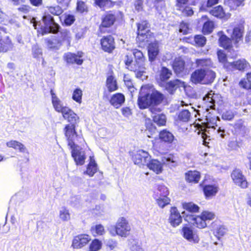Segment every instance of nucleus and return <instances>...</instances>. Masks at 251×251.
Here are the masks:
<instances>
[{"label":"nucleus","mask_w":251,"mask_h":251,"mask_svg":"<svg viewBox=\"0 0 251 251\" xmlns=\"http://www.w3.org/2000/svg\"><path fill=\"white\" fill-rule=\"evenodd\" d=\"M72 149V155L74 158L76 165H82L85 160L84 152L77 146L75 145Z\"/></svg>","instance_id":"nucleus-14"},{"label":"nucleus","mask_w":251,"mask_h":251,"mask_svg":"<svg viewBox=\"0 0 251 251\" xmlns=\"http://www.w3.org/2000/svg\"><path fill=\"white\" fill-rule=\"evenodd\" d=\"M226 66L228 70H233L236 69L242 71L249 68L250 65L245 59H242L234 62H231L230 64H228Z\"/></svg>","instance_id":"nucleus-16"},{"label":"nucleus","mask_w":251,"mask_h":251,"mask_svg":"<svg viewBox=\"0 0 251 251\" xmlns=\"http://www.w3.org/2000/svg\"><path fill=\"white\" fill-rule=\"evenodd\" d=\"M51 103L54 110L61 113L63 118L70 123H76L79 119L77 115L68 107L64 106L63 102L57 96L52 89L50 90Z\"/></svg>","instance_id":"nucleus-2"},{"label":"nucleus","mask_w":251,"mask_h":251,"mask_svg":"<svg viewBox=\"0 0 251 251\" xmlns=\"http://www.w3.org/2000/svg\"><path fill=\"white\" fill-rule=\"evenodd\" d=\"M172 75L170 70L166 67H162L159 72V79L161 81H165L168 80Z\"/></svg>","instance_id":"nucleus-39"},{"label":"nucleus","mask_w":251,"mask_h":251,"mask_svg":"<svg viewBox=\"0 0 251 251\" xmlns=\"http://www.w3.org/2000/svg\"><path fill=\"white\" fill-rule=\"evenodd\" d=\"M163 96L157 91H155L152 86H143L139 93L138 103L141 109H145L153 104H158L163 100Z\"/></svg>","instance_id":"nucleus-1"},{"label":"nucleus","mask_w":251,"mask_h":251,"mask_svg":"<svg viewBox=\"0 0 251 251\" xmlns=\"http://www.w3.org/2000/svg\"><path fill=\"white\" fill-rule=\"evenodd\" d=\"M217 55L219 59V61L222 63L224 67L227 69L226 66L228 64H230L231 62L227 61L226 55L223 50H219L217 52Z\"/></svg>","instance_id":"nucleus-46"},{"label":"nucleus","mask_w":251,"mask_h":251,"mask_svg":"<svg viewBox=\"0 0 251 251\" xmlns=\"http://www.w3.org/2000/svg\"><path fill=\"white\" fill-rule=\"evenodd\" d=\"M101 45L104 51L111 52L115 48L114 38L111 36L103 37L101 39Z\"/></svg>","instance_id":"nucleus-18"},{"label":"nucleus","mask_w":251,"mask_h":251,"mask_svg":"<svg viewBox=\"0 0 251 251\" xmlns=\"http://www.w3.org/2000/svg\"><path fill=\"white\" fill-rule=\"evenodd\" d=\"M186 84L184 82L176 79L171 81L167 83L166 88L170 94H173L175 91L178 87H182L184 89L186 87Z\"/></svg>","instance_id":"nucleus-20"},{"label":"nucleus","mask_w":251,"mask_h":251,"mask_svg":"<svg viewBox=\"0 0 251 251\" xmlns=\"http://www.w3.org/2000/svg\"><path fill=\"white\" fill-rule=\"evenodd\" d=\"M189 28L187 23H182L180 25L179 32L186 34L188 32Z\"/></svg>","instance_id":"nucleus-61"},{"label":"nucleus","mask_w":251,"mask_h":251,"mask_svg":"<svg viewBox=\"0 0 251 251\" xmlns=\"http://www.w3.org/2000/svg\"><path fill=\"white\" fill-rule=\"evenodd\" d=\"M217 97L212 91L208 92L207 94L203 98V100L207 104V106L213 109L215 106V98Z\"/></svg>","instance_id":"nucleus-32"},{"label":"nucleus","mask_w":251,"mask_h":251,"mask_svg":"<svg viewBox=\"0 0 251 251\" xmlns=\"http://www.w3.org/2000/svg\"><path fill=\"white\" fill-rule=\"evenodd\" d=\"M184 220L188 223L197 226L199 228H203L207 226L201 215L196 216L193 215H187L184 217Z\"/></svg>","instance_id":"nucleus-13"},{"label":"nucleus","mask_w":251,"mask_h":251,"mask_svg":"<svg viewBox=\"0 0 251 251\" xmlns=\"http://www.w3.org/2000/svg\"><path fill=\"white\" fill-rule=\"evenodd\" d=\"M173 67L176 73L179 74L185 69L184 61L180 58H176L173 64Z\"/></svg>","instance_id":"nucleus-29"},{"label":"nucleus","mask_w":251,"mask_h":251,"mask_svg":"<svg viewBox=\"0 0 251 251\" xmlns=\"http://www.w3.org/2000/svg\"><path fill=\"white\" fill-rule=\"evenodd\" d=\"M182 206L184 209L190 212H197L199 210V207L192 202H182Z\"/></svg>","instance_id":"nucleus-41"},{"label":"nucleus","mask_w":251,"mask_h":251,"mask_svg":"<svg viewBox=\"0 0 251 251\" xmlns=\"http://www.w3.org/2000/svg\"><path fill=\"white\" fill-rule=\"evenodd\" d=\"M45 12L50 13L51 14L54 15H59L62 13V10L60 7L58 6H50L48 7V10H46Z\"/></svg>","instance_id":"nucleus-52"},{"label":"nucleus","mask_w":251,"mask_h":251,"mask_svg":"<svg viewBox=\"0 0 251 251\" xmlns=\"http://www.w3.org/2000/svg\"><path fill=\"white\" fill-rule=\"evenodd\" d=\"M102 247L101 242L97 239H94L89 246V251H99Z\"/></svg>","instance_id":"nucleus-44"},{"label":"nucleus","mask_w":251,"mask_h":251,"mask_svg":"<svg viewBox=\"0 0 251 251\" xmlns=\"http://www.w3.org/2000/svg\"><path fill=\"white\" fill-rule=\"evenodd\" d=\"M9 148H12L15 150H18L20 152H24L26 151V148L21 143L17 141L11 140L6 143Z\"/></svg>","instance_id":"nucleus-35"},{"label":"nucleus","mask_w":251,"mask_h":251,"mask_svg":"<svg viewBox=\"0 0 251 251\" xmlns=\"http://www.w3.org/2000/svg\"><path fill=\"white\" fill-rule=\"evenodd\" d=\"M231 177L234 182L243 188L247 187V181L239 170H235L231 174Z\"/></svg>","instance_id":"nucleus-15"},{"label":"nucleus","mask_w":251,"mask_h":251,"mask_svg":"<svg viewBox=\"0 0 251 251\" xmlns=\"http://www.w3.org/2000/svg\"><path fill=\"white\" fill-rule=\"evenodd\" d=\"M79 120L76 123L78 122ZM71 124H68L66 126L64 131L65 133V136L67 138L68 141V145L71 148H73L75 144V141L79 137L77 135V133L75 130V123H71Z\"/></svg>","instance_id":"nucleus-9"},{"label":"nucleus","mask_w":251,"mask_h":251,"mask_svg":"<svg viewBox=\"0 0 251 251\" xmlns=\"http://www.w3.org/2000/svg\"><path fill=\"white\" fill-rule=\"evenodd\" d=\"M181 8V7H180ZM182 12L184 15L187 16H191L193 14V10L192 8L189 6H186L184 8L182 7Z\"/></svg>","instance_id":"nucleus-63"},{"label":"nucleus","mask_w":251,"mask_h":251,"mask_svg":"<svg viewBox=\"0 0 251 251\" xmlns=\"http://www.w3.org/2000/svg\"><path fill=\"white\" fill-rule=\"evenodd\" d=\"M75 21V18L71 15H66L64 17V22L66 25H70Z\"/></svg>","instance_id":"nucleus-59"},{"label":"nucleus","mask_w":251,"mask_h":251,"mask_svg":"<svg viewBox=\"0 0 251 251\" xmlns=\"http://www.w3.org/2000/svg\"><path fill=\"white\" fill-rule=\"evenodd\" d=\"M180 233L184 239L192 244H198L200 241L197 230L192 226L184 225L181 229Z\"/></svg>","instance_id":"nucleus-5"},{"label":"nucleus","mask_w":251,"mask_h":251,"mask_svg":"<svg viewBox=\"0 0 251 251\" xmlns=\"http://www.w3.org/2000/svg\"><path fill=\"white\" fill-rule=\"evenodd\" d=\"M244 0H225L226 4L229 6L231 9H235L240 5H243Z\"/></svg>","instance_id":"nucleus-45"},{"label":"nucleus","mask_w":251,"mask_h":251,"mask_svg":"<svg viewBox=\"0 0 251 251\" xmlns=\"http://www.w3.org/2000/svg\"><path fill=\"white\" fill-rule=\"evenodd\" d=\"M153 198L158 206L161 208H163L166 205L170 204L171 201V199L168 196L158 197V196H153Z\"/></svg>","instance_id":"nucleus-33"},{"label":"nucleus","mask_w":251,"mask_h":251,"mask_svg":"<svg viewBox=\"0 0 251 251\" xmlns=\"http://www.w3.org/2000/svg\"><path fill=\"white\" fill-rule=\"evenodd\" d=\"M82 56V52H78L77 55L68 52L65 54L64 58L68 63H76L78 65H81L83 62V60L80 59V58Z\"/></svg>","instance_id":"nucleus-19"},{"label":"nucleus","mask_w":251,"mask_h":251,"mask_svg":"<svg viewBox=\"0 0 251 251\" xmlns=\"http://www.w3.org/2000/svg\"><path fill=\"white\" fill-rule=\"evenodd\" d=\"M125 98L121 93H117L113 95L110 100V102L116 108H119L125 102Z\"/></svg>","instance_id":"nucleus-24"},{"label":"nucleus","mask_w":251,"mask_h":251,"mask_svg":"<svg viewBox=\"0 0 251 251\" xmlns=\"http://www.w3.org/2000/svg\"><path fill=\"white\" fill-rule=\"evenodd\" d=\"M138 32L137 40L138 42H143L148 41L147 40L149 32V24L147 21H143L137 25Z\"/></svg>","instance_id":"nucleus-10"},{"label":"nucleus","mask_w":251,"mask_h":251,"mask_svg":"<svg viewBox=\"0 0 251 251\" xmlns=\"http://www.w3.org/2000/svg\"><path fill=\"white\" fill-rule=\"evenodd\" d=\"M209 13L213 16L220 18L227 19L229 17V14H226L221 6H217L209 11Z\"/></svg>","instance_id":"nucleus-25"},{"label":"nucleus","mask_w":251,"mask_h":251,"mask_svg":"<svg viewBox=\"0 0 251 251\" xmlns=\"http://www.w3.org/2000/svg\"><path fill=\"white\" fill-rule=\"evenodd\" d=\"M244 33V26L242 24H239L233 29L231 36V39L236 43H238L239 41L242 40Z\"/></svg>","instance_id":"nucleus-17"},{"label":"nucleus","mask_w":251,"mask_h":251,"mask_svg":"<svg viewBox=\"0 0 251 251\" xmlns=\"http://www.w3.org/2000/svg\"><path fill=\"white\" fill-rule=\"evenodd\" d=\"M200 177V172L196 171H189L185 174L186 180L189 182L198 183Z\"/></svg>","instance_id":"nucleus-28"},{"label":"nucleus","mask_w":251,"mask_h":251,"mask_svg":"<svg viewBox=\"0 0 251 251\" xmlns=\"http://www.w3.org/2000/svg\"><path fill=\"white\" fill-rule=\"evenodd\" d=\"M59 217L63 221H69L70 219V214L69 210L65 207H62L59 210Z\"/></svg>","instance_id":"nucleus-43"},{"label":"nucleus","mask_w":251,"mask_h":251,"mask_svg":"<svg viewBox=\"0 0 251 251\" xmlns=\"http://www.w3.org/2000/svg\"><path fill=\"white\" fill-rule=\"evenodd\" d=\"M234 117L233 112L231 111H226L222 115V118L226 120H231Z\"/></svg>","instance_id":"nucleus-58"},{"label":"nucleus","mask_w":251,"mask_h":251,"mask_svg":"<svg viewBox=\"0 0 251 251\" xmlns=\"http://www.w3.org/2000/svg\"><path fill=\"white\" fill-rule=\"evenodd\" d=\"M116 20L114 15L112 14H107L102 19L101 24V27H108L113 25Z\"/></svg>","instance_id":"nucleus-31"},{"label":"nucleus","mask_w":251,"mask_h":251,"mask_svg":"<svg viewBox=\"0 0 251 251\" xmlns=\"http://www.w3.org/2000/svg\"><path fill=\"white\" fill-rule=\"evenodd\" d=\"M97 165L94 157L90 156V162L87 167L86 170L84 172V174L92 177L97 172Z\"/></svg>","instance_id":"nucleus-26"},{"label":"nucleus","mask_w":251,"mask_h":251,"mask_svg":"<svg viewBox=\"0 0 251 251\" xmlns=\"http://www.w3.org/2000/svg\"><path fill=\"white\" fill-rule=\"evenodd\" d=\"M47 46L50 49H57L60 44L58 43V40L56 39H47L46 40Z\"/></svg>","instance_id":"nucleus-51"},{"label":"nucleus","mask_w":251,"mask_h":251,"mask_svg":"<svg viewBox=\"0 0 251 251\" xmlns=\"http://www.w3.org/2000/svg\"><path fill=\"white\" fill-rule=\"evenodd\" d=\"M201 215L206 223L207 221L212 220L215 218V214L213 212L208 211H204Z\"/></svg>","instance_id":"nucleus-50"},{"label":"nucleus","mask_w":251,"mask_h":251,"mask_svg":"<svg viewBox=\"0 0 251 251\" xmlns=\"http://www.w3.org/2000/svg\"><path fill=\"white\" fill-rule=\"evenodd\" d=\"M169 167H175L177 165L176 158L173 155L170 154L162 158L161 162L157 159L150 160L147 164L148 167L156 174H161L163 170V165Z\"/></svg>","instance_id":"nucleus-4"},{"label":"nucleus","mask_w":251,"mask_h":251,"mask_svg":"<svg viewBox=\"0 0 251 251\" xmlns=\"http://www.w3.org/2000/svg\"><path fill=\"white\" fill-rule=\"evenodd\" d=\"M239 85L240 87H243L245 89H250L251 88V83L248 80L247 81L245 79H242L239 82Z\"/></svg>","instance_id":"nucleus-62"},{"label":"nucleus","mask_w":251,"mask_h":251,"mask_svg":"<svg viewBox=\"0 0 251 251\" xmlns=\"http://www.w3.org/2000/svg\"><path fill=\"white\" fill-rule=\"evenodd\" d=\"M182 217L176 207H172L170 210L169 222L171 225L176 227L182 223Z\"/></svg>","instance_id":"nucleus-12"},{"label":"nucleus","mask_w":251,"mask_h":251,"mask_svg":"<svg viewBox=\"0 0 251 251\" xmlns=\"http://www.w3.org/2000/svg\"><path fill=\"white\" fill-rule=\"evenodd\" d=\"M133 54L137 59L141 61L143 60V54L141 51L138 50H134L133 51Z\"/></svg>","instance_id":"nucleus-64"},{"label":"nucleus","mask_w":251,"mask_h":251,"mask_svg":"<svg viewBox=\"0 0 251 251\" xmlns=\"http://www.w3.org/2000/svg\"><path fill=\"white\" fill-rule=\"evenodd\" d=\"M226 229L224 227L220 226L215 229L214 234L218 239H220L221 237L226 234Z\"/></svg>","instance_id":"nucleus-56"},{"label":"nucleus","mask_w":251,"mask_h":251,"mask_svg":"<svg viewBox=\"0 0 251 251\" xmlns=\"http://www.w3.org/2000/svg\"><path fill=\"white\" fill-rule=\"evenodd\" d=\"M90 231L92 235L95 237L102 235L105 233L104 227L100 224L92 226Z\"/></svg>","instance_id":"nucleus-37"},{"label":"nucleus","mask_w":251,"mask_h":251,"mask_svg":"<svg viewBox=\"0 0 251 251\" xmlns=\"http://www.w3.org/2000/svg\"><path fill=\"white\" fill-rule=\"evenodd\" d=\"M82 91L79 88H77L74 91L72 99L78 103L82 102Z\"/></svg>","instance_id":"nucleus-47"},{"label":"nucleus","mask_w":251,"mask_h":251,"mask_svg":"<svg viewBox=\"0 0 251 251\" xmlns=\"http://www.w3.org/2000/svg\"><path fill=\"white\" fill-rule=\"evenodd\" d=\"M218 190V187L213 185H206L203 188L204 193L207 198L215 195Z\"/></svg>","instance_id":"nucleus-36"},{"label":"nucleus","mask_w":251,"mask_h":251,"mask_svg":"<svg viewBox=\"0 0 251 251\" xmlns=\"http://www.w3.org/2000/svg\"><path fill=\"white\" fill-rule=\"evenodd\" d=\"M218 35L219 37V41L220 45L221 47L226 49H229L231 47V39L225 35L223 31L218 32Z\"/></svg>","instance_id":"nucleus-22"},{"label":"nucleus","mask_w":251,"mask_h":251,"mask_svg":"<svg viewBox=\"0 0 251 251\" xmlns=\"http://www.w3.org/2000/svg\"><path fill=\"white\" fill-rule=\"evenodd\" d=\"M95 2L100 8L109 7L112 5L110 0H95Z\"/></svg>","instance_id":"nucleus-54"},{"label":"nucleus","mask_w":251,"mask_h":251,"mask_svg":"<svg viewBox=\"0 0 251 251\" xmlns=\"http://www.w3.org/2000/svg\"><path fill=\"white\" fill-rule=\"evenodd\" d=\"M42 20L44 23L45 27L42 29V34L49 33H56L59 30V25L56 24L48 12H45L43 17Z\"/></svg>","instance_id":"nucleus-6"},{"label":"nucleus","mask_w":251,"mask_h":251,"mask_svg":"<svg viewBox=\"0 0 251 251\" xmlns=\"http://www.w3.org/2000/svg\"><path fill=\"white\" fill-rule=\"evenodd\" d=\"M208 17L206 15L202 16L201 20L204 22L202 32L204 34L211 33L214 29V23L212 21L207 20Z\"/></svg>","instance_id":"nucleus-23"},{"label":"nucleus","mask_w":251,"mask_h":251,"mask_svg":"<svg viewBox=\"0 0 251 251\" xmlns=\"http://www.w3.org/2000/svg\"><path fill=\"white\" fill-rule=\"evenodd\" d=\"M32 54L34 58H39L42 55L41 49L37 46H34L32 48Z\"/></svg>","instance_id":"nucleus-57"},{"label":"nucleus","mask_w":251,"mask_h":251,"mask_svg":"<svg viewBox=\"0 0 251 251\" xmlns=\"http://www.w3.org/2000/svg\"><path fill=\"white\" fill-rule=\"evenodd\" d=\"M216 75L215 72L212 70L201 68L192 73L190 80L196 84H209L214 81Z\"/></svg>","instance_id":"nucleus-3"},{"label":"nucleus","mask_w":251,"mask_h":251,"mask_svg":"<svg viewBox=\"0 0 251 251\" xmlns=\"http://www.w3.org/2000/svg\"><path fill=\"white\" fill-rule=\"evenodd\" d=\"M91 240L90 236L88 234H79L74 237L72 246L74 249H81L87 245Z\"/></svg>","instance_id":"nucleus-11"},{"label":"nucleus","mask_w":251,"mask_h":251,"mask_svg":"<svg viewBox=\"0 0 251 251\" xmlns=\"http://www.w3.org/2000/svg\"><path fill=\"white\" fill-rule=\"evenodd\" d=\"M151 111L152 114H154L152 115L154 122L159 126H164L166 122V116L163 114H156L155 111H160L159 109L157 110L156 108H151Z\"/></svg>","instance_id":"nucleus-21"},{"label":"nucleus","mask_w":251,"mask_h":251,"mask_svg":"<svg viewBox=\"0 0 251 251\" xmlns=\"http://www.w3.org/2000/svg\"><path fill=\"white\" fill-rule=\"evenodd\" d=\"M130 249L131 251H144L142 244L135 240L131 243Z\"/></svg>","instance_id":"nucleus-49"},{"label":"nucleus","mask_w":251,"mask_h":251,"mask_svg":"<svg viewBox=\"0 0 251 251\" xmlns=\"http://www.w3.org/2000/svg\"><path fill=\"white\" fill-rule=\"evenodd\" d=\"M159 52L158 44L155 42L151 43L148 47V53L149 59L153 61L155 59Z\"/></svg>","instance_id":"nucleus-27"},{"label":"nucleus","mask_w":251,"mask_h":251,"mask_svg":"<svg viewBox=\"0 0 251 251\" xmlns=\"http://www.w3.org/2000/svg\"><path fill=\"white\" fill-rule=\"evenodd\" d=\"M106 87L110 92H113L117 89L116 81L112 75H109L107 78Z\"/></svg>","instance_id":"nucleus-38"},{"label":"nucleus","mask_w":251,"mask_h":251,"mask_svg":"<svg viewBox=\"0 0 251 251\" xmlns=\"http://www.w3.org/2000/svg\"><path fill=\"white\" fill-rule=\"evenodd\" d=\"M132 158L134 164L141 167L147 165L151 156L147 151L139 150L134 153Z\"/></svg>","instance_id":"nucleus-8"},{"label":"nucleus","mask_w":251,"mask_h":251,"mask_svg":"<svg viewBox=\"0 0 251 251\" xmlns=\"http://www.w3.org/2000/svg\"><path fill=\"white\" fill-rule=\"evenodd\" d=\"M115 228L117 230L118 235L122 237H127L131 230V226L127 220L124 218L121 217L117 220Z\"/></svg>","instance_id":"nucleus-7"},{"label":"nucleus","mask_w":251,"mask_h":251,"mask_svg":"<svg viewBox=\"0 0 251 251\" xmlns=\"http://www.w3.org/2000/svg\"><path fill=\"white\" fill-rule=\"evenodd\" d=\"M190 117V113L188 110H183L181 111L178 115V118L180 120L183 122H187Z\"/></svg>","instance_id":"nucleus-53"},{"label":"nucleus","mask_w":251,"mask_h":251,"mask_svg":"<svg viewBox=\"0 0 251 251\" xmlns=\"http://www.w3.org/2000/svg\"><path fill=\"white\" fill-rule=\"evenodd\" d=\"M160 138L165 142L171 143L174 139V136L170 132L163 130L160 133Z\"/></svg>","instance_id":"nucleus-42"},{"label":"nucleus","mask_w":251,"mask_h":251,"mask_svg":"<svg viewBox=\"0 0 251 251\" xmlns=\"http://www.w3.org/2000/svg\"><path fill=\"white\" fill-rule=\"evenodd\" d=\"M61 39L58 40V43L62 44L64 41H67L69 43L71 39L70 33L66 30H63L60 32Z\"/></svg>","instance_id":"nucleus-48"},{"label":"nucleus","mask_w":251,"mask_h":251,"mask_svg":"<svg viewBox=\"0 0 251 251\" xmlns=\"http://www.w3.org/2000/svg\"><path fill=\"white\" fill-rule=\"evenodd\" d=\"M87 7L84 2L80 1L77 2V9L81 13L87 11Z\"/></svg>","instance_id":"nucleus-60"},{"label":"nucleus","mask_w":251,"mask_h":251,"mask_svg":"<svg viewBox=\"0 0 251 251\" xmlns=\"http://www.w3.org/2000/svg\"><path fill=\"white\" fill-rule=\"evenodd\" d=\"M197 67L204 69L205 67H212L213 63L210 58L197 59L195 61Z\"/></svg>","instance_id":"nucleus-34"},{"label":"nucleus","mask_w":251,"mask_h":251,"mask_svg":"<svg viewBox=\"0 0 251 251\" xmlns=\"http://www.w3.org/2000/svg\"><path fill=\"white\" fill-rule=\"evenodd\" d=\"M169 195V191L168 188L164 185H159L157 190L154 192L153 196L162 197L168 196Z\"/></svg>","instance_id":"nucleus-40"},{"label":"nucleus","mask_w":251,"mask_h":251,"mask_svg":"<svg viewBox=\"0 0 251 251\" xmlns=\"http://www.w3.org/2000/svg\"><path fill=\"white\" fill-rule=\"evenodd\" d=\"M234 128L235 132L241 135H244L247 132L248 129L244 124V121L239 120L234 124Z\"/></svg>","instance_id":"nucleus-30"},{"label":"nucleus","mask_w":251,"mask_h":251,"mask_svg":"<svg viewBox=\"0 0 251 251\" xmlns=\"http://www.w3.org/2000/svg\"><path fill=\"white\" fill-rule=\"evenodd\" d=\"M194 41L196 45L201 47L205 44L206 38L202 35H196L194 38Z\"/></svg>","instance_id":"nucleus-55"}]
</instances>
